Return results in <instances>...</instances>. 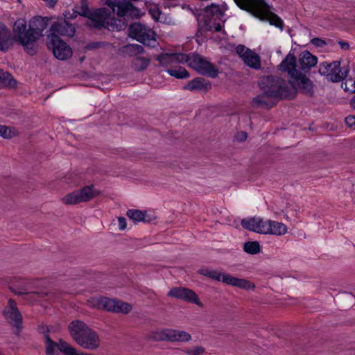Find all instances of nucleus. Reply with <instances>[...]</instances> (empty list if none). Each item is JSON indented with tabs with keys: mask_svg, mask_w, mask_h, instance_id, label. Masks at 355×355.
Listing matches in <instances>:
<instances>
[{
	"mask_svg": "<svg viewBox=\"0 0 355 355\" xmlns=\"http://www.w3.org/2000/svg\"><path fill=\"white\" fill-rule=\"evenodd\" d=\"M119 226L121 230H123L126 228V219L124 217H119L118 218Z\"/></svg>",
	"mask_w": 355,
	"mask_h": 355,
	"instance_id": "de8ad7c7",
	"label": "nucleus"
},
{
	"mask_svg": "<svg viewBox=\"0 0 355 355\" xmlns=\"http://www.w3.org/2000/svg\"><path fill=\"white\" fill-rule=\"evenodd\" d=\"M10 290L17 295H28L30 293L36 294L41 299H45L46 300L55 302L58 300L62 296L61 291H51V292H42L37 291H30L35 288V285L30 282H26L21 284H17L14 283L12 285L9 286Z\"/></svg>",
	"mask_w": 355,
	"mask_h": 355,
	"instance_id": "1a4fd4ad",
	"label": "nucleus"
},
{
	"mask_svg": "<svg viewBox=\"0 0 355 355\" xmlns=\"http://www.w3.org/2000/svg\"><path fill=\"white\" fill-rule=\"evenodd\" d=\"M203 14L207 15L209 17L213 16L214 18L219 19L224 15V12L218 5L213 3L205 8Z\"/></svg>",
	"mask_w": 355,
	"mask_h": 355,
	"instance_id": "2f4dec72",
	"label": "nucleus"
},
{
	"mask_svg": "<svg viewBox=\"0 0 355 355\" xmlns=\"http://www.w3.org/2000/svg\"><path fill=\"white\" fill-rule=\"evenodd\" d=\"M129 36L137 40L144 45L155 48L157 42L154 37V32L140 23H133L128 25Z\"/></svg>",
	"mask_w": 355,
	"mask_h": 355,
	"instance_id": "9d476101",
	"label": "nucleus"
},
{
	"mask_svg": "<svg viewBox=\"0 0 355 355\" xmlns=\"http://www.w3.org/2000/svg\"><path fill=\"white\" fill-rule=\"evenodd\" d=\"M50 19L47 17H33L29 21L28 29L24 19H17L12 28L14 40L22 45L27 53L35 55L37 53L35 42L43 35Z\"/></svg>",
	"mask_w": 355,
	"mask_h": 355,
	"instance_id": "f03ea898",
	"label": "nucleus"
},
{
	"mask_svg": "<svg viewBox=\"0 0 355 355\" xmlns=\"http://www.w3.org/2000/svg\"><path fill=\"white\" fill-rule=\"evenodd\" d=\"M243 250L250 254H256L260 252L261 246L258 241H248L243 245Z\"/></svg>",
	"mask_w": 355,
	"mask_h": 355,
	"instance_id": "c9c22d12",
	"label": "nucleus"
},
{
	"mask_svg": "<svg viewBox=\"0 0 355 355\" xmlns=\"http://www.w3.org/2000/svg\"><path fill=\"white\" fill-rule=\"evenodd\" d=\"M339 45L340 46V48L344 50H347L349 49V44L348 42H343V41H339L338 42Z\"/></svg>",
	"mask_w": 355,
	"mask_h": 355,
	"instance_id": "8fccbe9b",
	"label": "nucleus"
},
{
	"mask_svg": "<svg viewBox=\"0 0 355 355\" xmlns=\"http://www.w3.org/2000/svg\"><path fill=\"white\" fill-rule=\"evenodd\" d=\"M348 84H350L349 83V79L346 80L345 83H342L341 87L343 88L344 90L349 92V89H352L351 87L348 86Z\"/></svg>",
	"mask_w": 355,
	"mask_h": 355,
	"instance_id": "603ef678",
	"label": "nucleus"
},
{
	"mask_svg": "<svg viewBox=\"0 0 355 355\" xmlns=\"http://www.w3.org/2000/svg\"><path fill=\"white\" fill-rule=\"evenodd\" d=\"M271 220H263L259 218V224L257 228V233L260 234H270L271 230Z\"/></svg>",
	"mask_w": 355,
	"mask_h": 355,
	"instance_id": "e433bc0d",
	"label": "nucleus"
},
{
	"mask_svg": "<svg viewBox=\"0 0 355 355\" xmlns=\"http://www.w3.org/2000/svg\"><path fill=\"white\" fill-rule=\"evenodd\" d=\"M47 46L51 49L54 56L60 60H65L72 55L71 48L59 36L48 35Z\"/></svg>",
	"mask_w": 355,
	"mask_h": 355,
	"instance_id": "f8f14e48",
	"label": "nucleus"
},
{
	"mask_svg": "<svg viewBox=\"0 0 355 355\" xmlns=\"http://www.w3.org/2000/svg\"><path fill=\"white\" fill-rule=\"evenodd\" d=\"M236 137L237 140L243 141L247 139V133L245 132H238Z\"/></svg>",
	"mask_w": 355,
	"mask_h": 355,
	"instance_id": "09e8293b",
	"label": "nucleus"
},
{
	"mask_svg": "<svg viewBox=\"0 0 355 355\" xmlns=\"http://www.w3.org/2000/svg\"><path fill=\"white\" fill-rule=\"evenodd\" d=\"M349 83L351 84V88L349 89V92L352 93H355V81H354L352 78H349Z\"/></svg>",
	"mask_w": 355,
	"mask_h": 355,
	"instance_id": "5fc2aeb1",
	"label": "nucleus"
},
{
	"mask_svg": "<svg viewBox=\"0 0 355 355\" xmlns=\"http://www.w3.org/2000/svg\"><path fill=\"white\" fill-rule=\"evenodd\" d=\"M236 52L246 66L255 70L261 69V58L254 51L244 45L239 44L236 47Z\"/></svg>",
	"mask_w": 355,
	"mask_h": 355,
	"instance_id": "dca6fc26",
	"label": "nucleus"
},
{
	"mask_svg": "<svg viewBox=\"0 0 355 355\" xmlns=\"http://www.w3.org/2000/svg\"><path fill=\"white\" fill-rule=\"evenodd\" d=\"M345 123L347 126L352 128L355 126V116L349 115L345 118Z\"/></svg>",
	"mask_w": 355,
	"mask_h": 355,
	"instance_id": "49530a36",
	"label": "nucleus"
},
{
	"mask_svg": "<svg viewBox=\"0 0 355 355\" xmlns=\"http://www.w3.org/2000/svg\"><path fill=\"white\" fill-rule=\"evenodd\" d=\"M242 10H246L257 17H263L269 7L265 0H234Z\"/></svg>",
	"mask_w": 355,
	"mask_h": 355,
	"instance_id": "2eb2a0df",
	"label": "nucleus"
},
{
	"mask_svg": "<svg viewBox=\"0 0 355 355\" xmlns=\"http://www.w3.org/2000/svg\"><path fill=\"white\" fill-rule=\"evenodd\" d=\"M187 58V54L182 53H162L156 57L159 66L168 69L175 67L177 64L186 62Z\"/></svg>",
	"mask_w": 355,
	"mask_h": 355,
	"instance_id": "a211bd4d",
	"label": "nucleus"
},
{
	"mask_svg": "<svg viewBox=\"0 0 355 355\" xmlns=\"http://www.w3.org/2000/svg\"><path fill=\"white\" fill-rule=\"evenodd\" d=\"M181 300L195 304L200 307L203 306L198 295L193 290L188 288H186Z\"/></svg>",
	"mask_w": 355,
	"mask_h": 355,
	"instance_id": "7c9ffc66",
	"label": "nucleus"
},
{
	"mask_svg": "<svg viewBox=\"0 0 355 355\" xmlns=\"http://www.w3.org/2000/svg\"><path fill=\"white\" fill-rule=\"evenodd\" d=\"M340 61L335 60L331 62H323L320 64L318 72L326 77L328 81L339 83L347 78L349 72V66L340 67Z\"/></svg>",
	"mask_w": 355,
	"mask_h": 355,
	"instance_id": "0eeeda50",
	"label": "nucleus"
},
{
	"mask_svg": "<svg viewBox=\"0 0 355 355\" xmlns=\"http://www.w3.org/2000/svg\"><path fill=\"white\" fill-rule=\"evenodd\" d=\"M311 44L316 47H322L327 44V42L321 38L314 37L311 40Z\"/></svg>",
	"mask_w": 355,
	"mask_h": 355,
	"instance_id": "a18cd8bd",
	"label": "nucleus"
},
{
	"mask_svg": "<svg viewBox=\"0 0 355 355\" xmlns=\"http://www.w3.org/2000/svg\"><path fill=\"white\" fill-rule=\"evenodd\" d=\"M287 232V227L285 224L277 221H271L270 234L283 235Z\"/></svg>",
	"mask_w": 355,
	"mask_h": 355,
	"instance_id": "f704fd0d",
	"label": "nucleus"
},
{
	"mask_svg": "<svg viewBox=\"0 0 355 355\" xmlns=\"http://www.w3.org/2000/svg\"><path fill=\"white\" fill-rule=\"evenodd\" d=\"M223 282L227 285H231L245 290L254 288V286L252 284L250 281L245 279L237 278L229 274L223 277Z\"/></svg>",
	"mask_w": 355,
	"mask_h": 355,
	"instance_id": "5701e85b",
	"label": "nucleus"
},
{
	"mask_svg": "<svg viewBox=\"0 0 355 355\" xmlns=\"http://www.w3.org/2000/svg\"><path fill=\"white\" fill-rule=\"evenodd\" d=\"M40 331L45 336L46 334H49V329L47 326H42L40 328Z\"/></svg>",
	"mask_w": 355,
	"mask_h": 355,
	"instance_id": "864d4df0",
	"label": "nucleus"
},
{
	"mask_svg": "<svg viewBox=\"0 0 355 355\" xmlns=\"http://www.w3.org/2000/svg\"><path fill=\"white\" fill-rule=\"evenodd\" d=\"M297 60L295 56L289 53L282 60L279 66V69L283 72H288V74L293 78L288 84L290 88L295 90V94L297 91L309 96L313 94V83L309 78L302 74L297 70Z\"/></svg>",
	"mask_w": 355,
	"mask_h": 355,
	"instance_id": "20e7f679",
	"label": "nucleus"
},
{
	"mask_svg": "<svg viewBox=\"0 0 355 355\" xmlns=\"http://www.w3.org/2000/svg\"><path fill=\"white\" fill-rule=\"evenodd\" d=\"M0 136L8 139L11 137V130L9 127L3 125H0Z\"/></svg>",
	"mask_w": 355,
	"mask_h": 355,
	"instance_id": "37998d69",
	"label": "nucleus"
},
{
	"mask_svg": "<svg viewBox=\"0 0 355 355\" xmlns=\"http://www.w3.org/2000/svg\"><path fill=\"white\" fill-rule=\"evenodd\" d=\"M3 315L8 322L15 328V334L19 335L22 329V315L13 299H9L8 305L3 311Z\"/></svg>",
	"mask_w": 355,
	"mask_h": 355,
	"instance_id": "4468645a",
	"label": "nucleus"
},
{
	"mask_svg": "<svg viewBox=\"0 0 355 355\" xmlns=\"http://www.w3.org/2000/svg\"><path fill=\"white\" fill-rule=\"evenodd\" d=\"M349 104L351 107L355 109V95L351 98Z\"/></svg>",
	"mask_w": 355,
	"mask_h": 355,
	"instance_id": "4d7b16f0",
	"label": "nucleus"
},
{
	"mask_svg": "<svg viewBox=\"0 0 355 355\" xmlns=\"http://www.w3.org/2000/svg\"><path fill=\"white\" fill-rule=\"evenodd\" d=\"M211 88V84L209 80H205L202 77H197L189 80L183 89L191 92H207Z\"/></svg>",
	"mask_w": 355,
	"mask_h": 355,
	"instance_id": "aec40b11",
	"label": "nucleus"
},
{
	"mask_svg": "<svg viewBox=\"0 0 355 355\" xmlns=\"http://www.w3.org/2000/svg\"><path fill=\"white\" fill-rule=\"evenodd\" d=\"M318 58L312 55L309 51H304L299 55V62L301 69L307 72L310 69L316 65Z\"/></svg>",
	"mask_w": 355,
	"mask_h": 355,
	"instance_id": "412c9836",
	"label": "nucleus"
},
{
	"mask_svg": "<svg viewBox=\"0 0 355 355\" xmlns=\"http://www.w3.org/2000/svg\"><path fill=\"white\" fill-rule=\"evenodd\" d=\"M186 63L202 76L214 78L218 75V69L208 61L206 58L198 53L187 54Z\"/></svg>",
	"mask_w": 355,
	"mask_h": 355,
	"instance_id": "6e6552de",
	"label": "nucleus"
},
{
	"mask_svg": "<svg viewBox=\"0 0 355 355\" xmlns=\"http://www.w3.org/2000/svg\"><path fill=\"white\" fill-rule=\"evenodd\" d=\"M73 13L75 16L72 15L71 18L76 17L77 15L87 17L90 20L89 26L101 30L104 28L105 19L108 17L110 12L107 8L90 10L87 2L82 0L80 6H76L73 9Z\"/></svg>",
	"mask_w": 355,
	"mask_h": 355,
	"instance_id": "423d86ee",
	"label": "nucleus"
},
{
	"mask_svg": "<svg viewBox=\"0 0 355 355\" xmlns=\"http://www.w3.org/2000/svg\"><path fill=\"white\" fill-rule=\"evenodd\" d=\"M184 352L187 355H202L205 352V348L202 346H195L193 349H187Z\"/></svg>",
	"mask_w": 355,
	"mask_h": 355,
	"instance_id": "ea45409f",
	"label": "nucleus"
},
{
	"mask_svg": "<svg viewBox=\"0 0 355 355\" xmlns=\"http://www.w3.org/2000/svg\"><path fill=\"white\" fill-rule=\"evenodd\" d=\"M150 62L149 58L137 56L133 60V67L135 71H141L148 67Z\"/></svg>",
	"mask_w": 355,
	"mask_h": 355,
	"instance_id": "473e14b6",
	"label": "nucleus"
},
{
	"mask_svg": "<svg viewBox=\"0 0 355 355\" xmlns=\"http://www.w3.org/2000/svg\"><path fill=\"white\" fill-rule=\"evenodd\" d=\"M45 341L46 343V352L47 354L53 355L55 351V348L58 347V349L65 355V352L63 351V348L72 347L71 345L62 339H60L58 343L53 341L49 334L45 335Z\"/></svg>",
	"mask_w": 355,
	"mask_h": 355,
	"instance_id": "b1692460",
	"label": "nucleus"
},
{
	"mask_svg": "<svg viewBox=\"0 0 355 355\" xmlns=\"http://www.w3.org/2000/svg\"><path fill=\"white\" fill-rule=\"evenodd\" d=\"M127 216L135 223L144 222L150 223L155 217L150 216L146 211H141L139 209H128L126 213Z\"/></svg>",
	"mask_w": 355,
	"mask_h": 355,
	"instance_id": "393cba45",
	"label": "nucleus"
},
{
	"mask_svg": "<svg viewBox=\"0 0 355 355\" xmlns=\"http://www.w3.org/2000/svg\"><path fill=\"white\" fill-rule=\"evenodd\" d=\"M0 355H2V354H0Z\"/></svg>",
	"mask_w": 355,
	"mask_h": 355,
	"instance_id": "13d9d810",
	"label": "nucleus"
},
{
	"mask_svg": "<svg viewBox=\"0 0 355 355\" xmlns=\"http://www.w3.org/2000/svg\"><path fill=\"white\" fill-rule=\"evenodd\" d=\"M218 19L214 18L213 16H208L203 13L199 14L197 17L198 21V30L196 32V36L200 37L208 31L220 32L222 29V26L220 23L216 22Z\"/></svg>",
	"mask_w": 355,
	"mask_h": 355,
	"instance_id": "f3484780",
	"label": "nucleus"
},
{
	"mask_svg": "<svg viewBox=\"0 0 355 355\" xmlns=\"http://www.w3.org/2000/svg\"><path fill=\"white\" fill-rule=\"evenodd\" d=\"M108 45L109 43L106 42H92L86 45L85 49L87 51L95 50L100 48H105Z\"/></svg>",
	"mask_w": 355,
	"mask_h": 355,
	"instance_id": "58836bf2",
	"label": "nucleus"
},
{
	"mask_svg": "<svg viewBox=\"0 0 355 355\" xmlns=\"http://www.w3.org/2000/svg\"><path fill=\"white\" fill-rule=\"evenodd\" d=\"M44 1H45L46 3V4L49 6V7L50 8H54V6H55V4L57 3V1L58 0H43Z\"/></svg>",
	"mask_w": 355,
	"mask_h": 355,
	"instance_id": "3c124183",
	"label": "nucleus"
},
{
	"mask_svg": "<svg viewBox=\"0 0 355 355\" xmlns=\"http://www.w3.org/2000/svg\"><path fill=\"white\" fill-rule=\"evenodd\" d=\"M68 331L72 339L82 348L93 351L99 347L98 334L83 321L73 320L68 325Z\"/></svg>",
	"mask_w": 355,
	"mask_h": 355,
	"instance_id": "39448f33",
	"label": "nucleus"
},
{
	"mask_svg": "<svg viewBox=\"0 0 355 355\" xmlns=\"http://www.w3.org/2000/svg\"><path fill=\"white\" fill-rule=\"evenodd\" d=\"M12 46L10 31L3 23L0 22V51L6 52Z\"/></svg>",
	"mask_w": 355,
	"mask_h": 355,
	"instance_id": "4be33fe9",
	"label": "nucleus"
},
{
	"mask_svg": "<svg viewBox=\"0 0 355 355\" xmlns=\"http://www.w3.org/2000/svg\"><path fill=\"white\" fill-rule=\"evenodd\" d=\"M17 82L8 71L0 69V86L8 88H15Z\"/></svg>",
	"mask_w": 355,
	"mask_h": 355,
	"instance_id": "bb28decb",
	"label": "nucleus"
},
{
	"mask_svg": "<svg viewBox=\"0 0 355 355\" xmlns=\"http://www.w3.org/2000/svg\"><path fill=\"white\" fill-rule=\"evenodd\" d=\"M126 48L135 55L144 53L145 51L142 46L139 44H132L126 46Z\"/></svg>",
	"mask_w": 355,
	"mask_h": 355,
	"instance_id": "a19ab883",
	"label": "nucleus"
},
{
	"mask_svg": "<svg viewBox=\"0 0 355 355\" xmlns=\"http://www.w3.org/2000/svg\"><path fill=\"white\" fill-rule=\"evenodd\" d=\"M186 288V287H173L168 291L167 295L181 300Z\"/></svg>",
	"mask_w": 355,
	"mask_h": 355,
	"instance_id": "4c0bfd02",
	"label": "nucleus"
},
{
	"mask_svg": "<svg viewBox=\"0 0 355 355\" xmlns=\"http://www.w3.org/2000/svg\"><path fill=\"white\" fill-rule=\"evenodd\" d=\"M269 21L271 25L275 26L282 30L283 29L284 22L277 15L273 14L269 19Z\"/></svg>",
	"mask_w": 355,
	"mask_h": 355,
	"instance_id": "79ce46f5",
	"label": "nucleus"
},
{
	"mask_svg": "<svg viewBox=\"0 0 355 355\" xmlns=\"http://www.w3.org/2000/svg\"><path fill=\"white\" fill-rule=\"evenodd\" d=\"M169 329H165L162 331H152L147 336V340L151 341H169Z\"/></svg>",
	"mask_w": 355,
	"mask_h": 355,
	"instance_id": "c756f323",
	"label": "nucleus"
},
{
	"mask_svg": "<svg viewBox=\"0 0 355 355\" xmlns=\"http://www.w3.org/2000/svg\"><path fill=\"white\" fill-rule=\"evenodd\" d=\"M259 223V218L254 217L249 219H243L241 225L245 230L257 232Z\"/></svg>",
	"mask_w": 355,
	"mask_h": 355,
	"instance_id": "72a5a7b5",
	"label": "nucleus"
},
{
	"mask_svg": "<svg viewBox=\"0 0 355 355\" xmlns=\"http://www.w3.org/2000/svg\"><path fill=\"white\" fill-rule=\"evenodd\" d=\"M100 191L95 189L94 185H87L68 193L62 198V201L65 205H76L88 202L100 195Z\"/></svg>",
	"mask_w": 355,
	"mask_h": 355,
	"instance_id": "9b49d317",
	"label": "nucleus"
},
{
	"mask_svg": "<svg viewBox=\"0 0 355 355\" xmlns=\"http://www.w3.org/2000/svg\"><path fill=\"white\" fill-rule=\"evenodd\" d=\"M51 34L55 36H67L72 37L76 33L75 27L65 19H62L53 23L50 28Z\"/></svg>",
	"mask_w": 355,
	"mask_h": 355,
	"instance_id": "6ab92c4d",
	"label": "nucleus"
},
{
	"mask_svg": "<svg viewBox=\"0 0 355 355\" xmlns=\"http://www.w3.org/2000/svg\"><path fill=\"white\" fill-rule=\"evenodd\" d=\"M110 14L105 19L104 28L110 31L125 30L132 20L143 15L141 10L128 0H107Z\"/></svg>",
	"mask_w": 355,
	"mask_h": 355,
	"instance_id": "7ed1b4c3",
	"label": "nucleus"
},
{
	"mask_svg": "<svg viewBox=\"0 0 355 355\" xmlns=\"http://www.w3.org/2000/svg\"><path fill=\"white\" fill-rule=\"evenodd\" d=\"M168 73L178 79H185L190 76L189 73L187 71V69L180 66H175L171 68H168L166 69Z\"/></svg>",
	"mask_w": 355,
	"mask_h": 355,
	"instance_id": "cd10ccee",
	"label": "nucleus"
},
{
	"mask_svg": "<svg viewBox=\"0 0 355 355\" xmlns=\"http://www.w3.org/2000/svg\"><path fill=\"white\" fill-rule=\"evenodd\" d=\"M198 273L203 276L207 277L210 279H214V280H216L218 282H223V277L225 275H227V274L221 273L217 270H211L207 268H204L200 269L198 270Z\"/></svg>",
	"mask_w": 355,
	"mask_h": 355,
	"instance_id": "c85d7f7f",
	"label": "nucleus"
},
{
	"mask_svg": "<svg viewBox=\"0 0 355 355\" xmlns=\"http://www.w3.org/2000/svg\"><path fill=\"white\" fill-rule=\"evenodd\" d=\"M259 87L262 92L252 99L254 108L269 110L276 105L277 99L295 97V89L290 88L288 83L277 76H263L259 81Z\"/></svg>",
	"mask_w": 355,
	"mask_h": 355,
	"instance_id": "f257e3e1",
	"label": "nucleus"
},
{
	"mask_svg": "<svg viewBox=\"0 0 355 355\" xmlns=\"http://www.w3.org/2000/svg\"><path fill=\"white\" fill-rule=\"evenodd\" d=\"M169 341L171 342H188L191 340V336L184 331L169 329Z\"/></svg>",
	"mask_w": 355,
	"mask_h": 355,
	"instance_id": "a878e982",
	"label": "nucleus"
},
{
	"mask_svg": "<svg viewBox=\"0 0 355 355\" xmlns=\"http://www.w3.org/2000/svg\"><path fill=\"white\" fill-rule=\"evenodd\" d=\"M63 351L65 352V355H92L84 352L78 353L77 350L73 347L67 348L64 347L63 348Z\"/></svg>",
	"mask_w": 355,
	"mask_h": 355,
	"instance_id": "c03bdc74",
	"label": "nucleus"
},
{
	"mask_svg": "<svg viewBox=\"0 0 355 355\" xmlns=\"http://www.w3.org/2000/svg\"><path fill=\"white\" fill-rule=\"evenodd\" d=\"M96 306L98 309L107 311L124 314L128 313L132 310V306L130 304L105 297L98 298Z\"/></svg>",
	"mask_w": 355,
	"mask_h": 355,
	"instance_id": "ddd939ff",
	"label": "nucleus"
},
{
	"mask_svg": "<svg viewBox=\"0 0 355 355\" xmlns=\"http://www.w3.org/2000/svg\"><path fill=\"white\" fill-rule=\"evenodd\" d=\"M160 15L159 10H156L154 12L152 13V16L154 19H157L159 16Z\"/></svg>",
	"mask_w": 355,
	"mask_h": 355,
	"instance_id": "6e6d98bb",
	"label": "nucleus"
}]
</instances>
